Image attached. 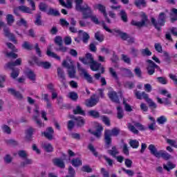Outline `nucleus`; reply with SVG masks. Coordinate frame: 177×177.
I'll return each mask as SVG.
<instances>
[{"instance_id":"nucleus-37","label":"nucleus","mask_w":177,"mask_h":177,"mask_svg":"<svg viewBox=\"0 0 177 177\" xmlns=\"http://www.w3.org/2000/svg\"><path fill=\"white\" fill-rule=\"evenodd\" d=\"M135 5L138 8H140V6L145 8L146 7V1L145 0H136Z\"/></svg>"},{"instance_id":"nucleus-48","label":"nucleus","mask_w":177,"mask_h":177,"mask_svg":"<svg viewBox=\"0 0 177 177\" xmlns=\"http://www.w3.org/2000/svg\"><path fill=\"white\" fill-rule=\"evenodd\" d=\"M156 80L160 84H162V85H166V84H167L168 82V81L167 80V78L162 77H157Z\"/></svg>"},{"instance_id":"nucleus-17","label":"nucleus","mask_w":177,"mask_h":177,"mask_svg":"<svg viewBox=\"0 0 177 177\" xmlns=\"http://www.w3.org/2000/svg\"><path fill=\"white\" fill-rule=\"evenodd\" d=\"M4 31V35L6 37H8V38H10L12 42H15V44H17V41H16V38H15V35L10 32V30H9L8 28L5 27L3 28Z\"/></svg>"},{"instance_id":"nucleus-13","label":"nucleus","mask_w":177,"mask_h":177,"mask_svg":"<svg viewBox=\"0 0 177 177\" xmlns=\"http://www.w3.org/2000/svg\"><path fill=\"white\" fill-rule=\"evenodd\" d=\"M96 8L103 15L105 20H106L107 23H111V21H110V19L109 18V15L107 14V11H106V6L102 5V4H97L96 6Z\"/></svg>"},{"instance_id":"nucleus-12","label":"nucleus","mask_w":177,"mask_h":177,"mask_svg":"<svg viewBox=\"0 0 177 177\" xmlns=\"http://www.w3.org/2000/svg\"><path fill=\"white\" fill-rule=\"evenodd\" d=\"M77 68L79 71H81L85 80H86V81L89 82V84H92L93 82V79L91 77V75H89V73H88L87 71H85V69L81 67V65H80V63H77Z\"/></svg>"},{"instance_id":"nucleus-8","label":"nucleus","mask_w":177,"mask_h":177,"mask_svg":"<svg viewBox=\"0 0 177 177\" xmlns=\"http://www.w3.org/2000/svg\"><path fill=\"white\" fill-rule=\"evenodd\" d=\"M71 65L67 64V62L63 61L62 66L68 68V75L70 78H74L75 77V69L74 68V62L69 59Z\"/></svg>"},{"instance_id":"nucleus-9","label":"nucleus","mask_w":177,"mask_h":177,"mask_svg":"<svg viewBox=\"0 0 177 177\" xmlns=\"http://www.w3.org/2000/svg\"><path fill=\"white\" fill-rule=\"evenodd\" d=\"M28 2L31 6L32 9H30V8L26 6H21L18 8L19 10H21L24 13H32V10H35V3L32 0H28Z\"/></svg>"},{"instance_id":"nucleus-22","label":"nucleus","mask_w":177,"mask_h":177,"mask_svg":"<svg viewBox=\"0 0 177 177\" xmlns=\"http://www.w3.org/2000/svg\"><path fill=\"white\" fill-rule=\"evenodd\" d=\"M148 149L151 151V154H153V156L156 158L158 157L160 154V151H157V149L156 148V146H154V145H150Z\"/></svg>"},{"instance_id":"nucleus-64","label":"nucleus","mask_w":177,"mask_h":177,"mask_svg":"<svg viewBox=\"0 0 177 177\" xmlns=\"http://www.w3.org/2000/svg\"><path fill=\"white\" fill-rule=\"evenodd\" d=\"M140 109L142 111H147V110H149V107H147V105H146V104L142 102L140 105Z\"/></svg>"},{"instance_id":"nucleus-14","label":"nucleus","mask_w":177,"mask_h":177,"mask_svg":"<svg viewBox=\"0 0 177 177\" xmlns=\"http://www.w3.org/2000/svg\"><path fill=\"white\" fill-rule=\"evenodd\" d=\"M108 96L109 99L114 103H120V100H118V96L117 95V93L115 91L109 90Z\"/></svg>"},{"instance_id":"nucleus-41","label":"nucleus","mask_w":177,"mask_h":177,"mask_svg":"<svg viewBox=\"0 0 177 177\" xmlns=\"http://www.w3.org/2000/svg\"><path fill=\"white\" fill-rule=\"evenodd\" d=\"M47 13L48 15H52L53 16H59L60 15V12H59L58 10L53 8H50Z\"/></svg>"},{"instance_id":"nucleus-25","label":"nucleus","mask_w":177,"mask_h":177,"mask_svg":"<svg viewBox=\"0 0 177 177\" xmlns=\"http://www.w3.org/2000/svg\"><path fill=\"white\" fill-rule=\"evenodd\" d=\"M79 35H80V37H82L83 42L84 44H86V42H88V40L90 38L89 35L86 33V32H84L82 30L79 31Z\"/></svg>"},{"instance_id":"nucleus-49","label":"nucleus","mask_w":177,"mask_h":177,"mask_svg":"<svg viewBox=\"0 0 177 177\" xmlns=\"http://www.w3.org/2000/svg\"><path fill=\"white\" fill-rule=\"evenodd\" d=\"M95 38L97 39V41H99L100 42H102L104 38L103 37V35H101L100 32H97L95 35Z\"/></svg>"},{"instance_id":"nucleus-18","label":"nucleus","mask_w":177,"mask_h":177,"mask_svg":"<svg viewBox=\"0 0 177 177\" xmlns=\"http://www.w3.org/2000/svg\"><path fill=\"white\" fill-rule=\"evenodd\" d=\"M21 64V59H17L15 62H10L6 65V68L8 70H13L15 66H20Z\"/></svg>"},{"instance_id":"nucleus-11","label":"nucleus","mask_w":177,"mask_h":177,"mask_svg":"<svg viewBox=\"0 0 177 177\" xmlns=\"http://www.w3.org/2000/svg\"><path fill=\"white\" fill-rule=\"evenodd\" d=\"M148 62V66L147 68V73L149 75H153L156 71V68H160L153 61L149 59L147 61Z\"/></svg>"},{"instance_id":"nucleus-5","label":"nucleus","mask_w":177,"mask_h":177,"mask_svg":"<svg viewBox=\"0 0 177 177\" xmlns=\"http://www.w3.org/2000/svg\"><path fill=\"white\" fill-rule=\"evenodd\" d=\"M103 27L104 29H105L108 32H111V34H113L117 37H120V38H122V39H124V41L129 38V36L127 33L122 32L121 30H120V29H113L111 30L106 25H104Z\"/></svg>"},{"instance_id":"nucleus-59","label":"nucleus","mask_w":177,"mask_h":177,"mask_svg":"<svg viewBox=\"0 0 177 177\" xmlns=\"http://www.w3.org/2000/svg\"><path fill=\"white\" fill-rule=\"evenodd\" d=\"M18 155L21 158H27V152L26 151H19L18 152Z\"/></svg>"},{"instance_id":"nucleus-6","label":"nucleus","mask_w":177,"mask_h":177,"mask_svg":"<svg viewBox=\"0 0 177 177\" xmlns=\"http://www.w3.org/2000/svg\"><path fill=\"white\" fill-rule=\"evenodd\" d=\"M165 19H167V15L164 12H161L159 15V17L158 18V23H156V19L154 18H151V21L155 26L157 30H160V27L162 26H164V23H165Z\"/></svg>"},{"instance_id":"nucleus-26","label":"nucleus","mask_w":177,"mask_h":177,"mask_svg":"<svg viewBox=\"0 0 177 177\" xmlns=\"http://www.w3.org/2000/svg\"><path fill=\"white\" fill-rule=\"evenodd\" d=\"M42 147L45 150V151H47L48 153L53 151V147L50 143L44 142L42 145Z\"/></svg>"},{"instance_id":"nucleus-47","label":"nucleus","mask_w":177,"mask_h":177,"mask_svg":"<svg viewBox=\"0 0 177 177\" xmlns=\"http://www.w3.org/2000/svg\"><path fill=\"white\" fill-rule=\"evenodd\" d=\"M22 48H24V49H26L27 50H31V49H32V46H31V44H30L28 42L25 41L22 44Z\"/></svg>"},{"instance_id":"nucleus-43","label":"nucleus","mask_w":177,"mask_h":177,"mask_svg":"<svg viewBox=\"0 0 177 177\" xmlns=\"http://www.w3.org/2000/svg\"><path fill=\"white\" fill-rule=\"evenodd\" d=\"M78 127H82L85 124V120L82 117H79L75 119Z\"/></svg>"},{"instance_id":"nucleus-54","label":"nucleus","mask_w":177,"mask_h":177,"mask_svg":"<svg viewBox=\"0 0 177 177\" xmlns=\"http://www.w3.org/2000/svg\"><path fill=\"white\" fill-rule=\"evenodd\" d=\"M167 142L171 146H173V147H175L176 149H177V143L176 141L174 140H171V139H167Z\"/></svg>"},{"instance_id":"nucleus-15","label":"nucleus","mask_w":177,"mask_h":177,"mask_svg":"<svg viewBox=\"0 0 177 177\" xmlns=\"http://www.w3.org/2000/svg\"><path fill=\"white\" fill-rule=\"evenodd\" d=\"M134 94L136 99H138L139 100H142V99L146 100V99L149 96V94L146 93V92L142 91V93H140V91H138V90L134 91Z\"/></svg>"},{"instance_id":"nucleus-62","label":"nucleus","mask_w":177,"mask_h":177,"mask_svg":"<svg viewBox=\"0 0 177 177\" xmlns=\"http://www.w3.org/2000/svg\"><path fill=\"white\" fill-rule=\"evenodd\" d=\"M144 88H145V91L146 92H151V89H152L151 84H145L144 85Z\"/></svg>"},{"instance_id":"nucleus-40","label":"nucleus","mask_w":177,"mask_h":177,"mask_svg":"<svg viewBox=\"0 0 177 177\" xmlns=\"http://www.w3.org/2000/svg\"><path fill=\"white\" fill-rule=\"evenodd\" d=\"M74 114H81L85 115V112L81 109V106H77L75 109L73 110Z\"/></svg>"},{"instance_id":"nucleus-1","label":"nucleus","mask_w":177,"mask_h":177,"mask_svg":"<svg viewBox=\"0 0 177 177\" xmlns=\"http://www.w3.org/2000/svg\"><path fill=\"white\" fill-rule=\"evenodd\" d=\"M75 2L76 3V10L82 12L83 19H88L90 17L91 21L95 24H99V19H97V17L95 15H92V10H91V8L88 6V5L85 4L84 6H82L83 2L82 0H75Z\"/></svg>"},{"instance_id":"nucleus-32","label":"nucleus","mask_w":177,"mask_h":177,"mask_svg":"<svg viewBox=\"0 0 177 177\" xmlns=\"http://www.w3.org/2000/svg\"><path fill=\"white\" fill-rule=\"evenodd\" d=\"M170 17L172 23H174V21H176L177 20V9L176 8L171 9V13L170 15Z\"/></svg>"},{"instance_id":"nucleus-36","label":"nucleus","mask_w":177,"mask_h":177,"mask_svg":"<svg viewBox=\"0 0 177 177\" xmlns=\"http://www.w3.org/2000/svg\"><path fill=\"white\" fill-rule=\"evenodd\" d=\"M67 97H68L69 99H71V100H77V99H78V94L75 92H70L68 95H67Z\"/></svg>"},{"instance_id":"nucleus-2","label":"nucleus","mask_w":177,"mask_h":177,"mask_svg":"<svg viewBox=\"0 0 177 177\" xmlns=\"http://www.w3.org/2000/svg\"><path fill=\"white\" fill-rule=\"evenodd\" d=\"M79 60L82 62L83 64H90L91 69L93 71H97V70L100 68L101 64L93 59V56H92L91 53L86 54L84 58L79 57Z\"/></svg>"},{"instance_id":"nucleus-46","label":"nucleus","mask_w":177,"mask_h":177,"mask_svg":"<svg viewBox=\"0 0 177 177\" xmlns=\"http://www.w3.org/2000/svg\"><path fill=\"white\" fill-rule=\"evenodd\" d=\"M141 53L142 56H151V53L150 52V50L149 48H145L141 50Z\"/></svg>"},{"instance_id":"nucleus-39","label":"nucleus","mask_w":177,"mask_h":177,"mask_svg":"<svg viewBox=\"0 0 177 177\" xmlns=\"http://www.w3.org/2000/svg\"><path fill=\"white\" fill-rule=\"evenodd\" d=\"M108 153L113 157H115L119 152L115 147H113L111 149L108 151Z\"/></svg>"},{"instance_id":"nucleus-3","label":"nucleus","mask_w":177,"mask_h":177,"mask_svg":"<svg viewBox=\"0 0 177 177\" xmlns=\"http://www.w3.org/2000/svg\"><path fill=\"white\" fill-rule=\"evenodd\" d=\"M120 134V129L113 128L112 130L105 129L104 131V140L106 147L111 146V136H118Z\"/></svg>"},{"instance_id":"nucleus-31","label":"nucleus","mask_w":177,"mask_h":177,"mask_svg":"<svg viewBox=\"0 0 177 177\" xmlns=\"http://www.w3.org/2000/svg\"><path fill=\"white\" fill-rule=\"evenodd\" d=\"M26 75L30 80V81H35V73L32 72L31 70H28V71L26 72Z\"/></svg>"},{"instance_id":"nucleus-24","label":"nucleus","mask_w":177,"mask_h":177,"mask_svg":"<svg viewBox=\"0 0 177 177\" xmlns=\"http://www.w3.org/2000/svg\"><path fill=\"white\" fill-rule=\"evenodd\" d=\"M161 157L162 158H164V160H169V158H171V155L165 151H159V155L156 158H161Z\"/></svg>"},{"instance_id":"nucleus-7","label":"nucleus","mask_w":177,"mask_h":177,"mask_svg":"<svg viewBox=\"0 0 177 177\" xmlns=\"http://www.w3.org/2000/svg\"><path fill=\"white\" fill-rule=\"evenodd\" d=\"M142 20L140 21L132 20L131 24L132 26H136V27H145L146 24L149 23V19H147V16L145 12H141Z\"/></svg>"},{"instance_id":"nucleus-50","label":"nucleus","mask_w":177,"mask_h":177,"mask_svg":"<svg viewBox=\"0 0 177 177\" xmlns=\"http://www.w3.org/2000/svg\"><path fill=\"white\" fill-rule=\"evenodd\" d=\"M39 9L41 12H46V10L48 9V6L44 3H40L39 5Z\"/></svg>"},{"instance_id":"nucleus-55","label":"nucleus","mask_w":177,"mask_h":177,"mask_svg":"<svg viewBox=\"0 0 177 177\" xmlns=\"http://www.w3.org/2000/svg\"><path fill=\"white\" fill-rule=\"evenodd\" d=\"M8 91L10 92V93H12V95H16L17 97H18V99H21V95L16 92V91H15L14 89L10 88Z\"/></svg>"},{"instance_id":"nucleus-45","label":"nucleus","mask_w":177,"mask_h":177,"mask_svg":"<svg viewBox=\"0 0 177 177\" xmlns=\"http://www.w3.org/2000/svg\"><path fill=\"white\" fill-rule=\"evenodd\" d=\"M157 122L159 124H165L167 122V117L162 115L157 118Z\"/></svg>"},{"instance_id":"nucleus-20","label":"nucleus","mask_w":177,"mask_h":177,"mask_svg":"<svg viewBox=\"0 0 177 177\" xmlns=\"http://www.w3.org/2000/svg\"><path fill=\"white\" fill-rule=\"evenodd\" d=\"M47 56H49V57H53L54 59H56L57 60H60V57L57 55V54L52 52V47L49 46L47 48L46 51Z\"/></svg>"},{"instance_id":"nucleus-57","label":"nucleus","mask_w":177,"mask_h":177,"mask_svg":"<svg viewBox=\"0 0 177 177\" xmlns=\"http://www.w3.org/2000/svg\"><path fill=\"white\" fill-rule=\"evenodd\" d=\"M154 46L157 52H158L159 53H161V52H162V47L161 46V44H160L159 43H156Z\"/></svg>"},{"instance_id":"nucleus-58","label":"nucleus","mask_w":177,"mask_h":177,"mask_svg":"<svg viewBox=\"0 0 177 177\" xmlns=\"http://www.w3.org/2000/svg\"><path fill=\"white\" fill-rule=\"evenodd\" d=\"M122 60H123L124 63H127V64H131V59H129V57L125 55H122Z\"/></svg>"},{"instance_id":"nucleus-53","label":"nucleus","mask_w":177,"mask_h":177,"mask_svg":"<svg viewBox=\"0 0 177 177\" xmlns=\"http://www.w3.org/2000/svg\"><path fill=\"white\" fill-rule=\"evenodd\" d=\"M1 129L5 133H10L11 132L10 127L8 125H3Z\"/></svg>"},{"instance_id":"nucleus-21","label":"nucleus","mask_w":177,"mask_h":177,"mask_svg":"<svg viewBox=\"0 0 177 177\" xmlns=\"http://www.w3.org/2000/svg\"><path fill=\"white\" fill-rule=\"evenodd\" d=\"M53 162L56 167H58L59 168H64L66 167L64 162L60 158L53 159Z\"/></svg>"},{"instance_id":"nucleus-29","label":"nucleus","mask_w":177,"mask_h":177,"mask_svg":"<svg viewBox=\"0 0 177 177\" xmlns=\"http://www.w3.org/2000/svg\"><path fill=\"white\" fill-rule=\"evenodd\" d=\"M6 20L8 26H12L15 23V17L10 14H8L6 17Z\"/></svg>"},{"instance_id":"nucleus-28","label":"nucleus","mask_w":177,"mask_h":177,"mask_svg":"<svg viewBox=\"0 0 177 177\" xmlns=\"http://www.w3.org/2000/svg\"><path fill=\"white\" fill-rule=\"evenodd\" d=\"M47 131L48 132L42 133L43 135H44V136L47 138V139H52V138L53 137V129H52L51 127H48L47 129Z\"/></svg>"},{"instance_id":"nucleus-52","label":"nucleus","mask_w":177,"mask_h":177,"mask_svg":"<svg viewBox=\"0 0 177 177\" xmlns=\"http://www.w3.org/2000/svg\"><path fill=\"white\" fill-rule=\"evenodd\" d=\"M68 175L69 176H68V177L75 176V170H74V169L72 167H69L68 168Z\"/></svg>"},{"instance_id":"nucleus-16","label":"nucleus","mask_w":177,"mask_h":177,"mask_svg":"<svg viewBox=\"0 0 177 177\" xmlns=\"http://www.w3.org/2000/svg\"><path fill=\"white\" fill-rule=\"evenodd\" d=\"M33 62L34 63H36L37 64H38V66H39L40 67H43V68H50V63L48 62H38V59H37V57H34L33 58Z\"/></svg>"},{"instance_id":"nucleus-44","label":"nucleus","mask_w":177,"mask_h":177,"mask_svg":"<svg viewBox=\"0 0 177 177\" xmlns=\"http://www.w3.org/2000/svg\"><path fill=\"white\" fill-rule=\"evenodd\" d=\"M117 111H118V118L119 120H121V118L124 117V112L122 111V109H121L120 106H118Z\"/></svg>"},{"instance_id":"nucleus-38","label":"nucleus","mask_w":177,"mask_h":177,"mask_svg":"<svg viewBox=\"0 0 177 177\" xmlns=\"http://www.w3.org/2000/svg\"><path fill=\"white\" fill-rule=\"evenodd\" d=\"M129 145L133 149H138V147H139V141L136 140H131Z\"/></svg>"},{"instance_id":"nucleus-60","label":"nucleus","mask_w":177,"mask_h":177,"mask_svg":"<svg viewBox=\"0 0 177 177\" xmlns=\"http://www.w3.org/2000/svg\"><path fill=\"white\" fill-rule=\"evenodd\" d=\"M161 95H163L164 96H167V97H169V99H171V93H169V92H168V91L167 90H162L160 91Z\"/></svg>"},{"instance_id":"nucleus-33","label":"nucleus","mask_w":177,"mask_h":177,"mask_svg":"<svg viewBox=\"0 0 177 177\" xmlns=\"http://www.w3.org/2000/svg\"><path fill=\"white\" fill-rule=\"evenodd\" d=\"M88 115L93 117V118H99L100 117V113L98 111L95 110H91L88 112Z\"/></svg>"},{"instance_id":"nucleus-19","label":"nucleus","mask_w":177,"mask_h":177,"mask_svg":"<svg viewBox=\"0 0 177 177\" xmlns=\"http://www.w3.org/2000/svg\"><path fill=\"white\" fill-rule=\"evenodd\" d=\"M103 131V127L99 123H96V131L93 132V135L96 138H100L102 136V131Z\"/></svg>"},{"instance_id":"nucleus-23","label":"nucleus","mask_w":177,"mask_h":177,"mask_svg":"<svg viewBox=\"0 0 177 177\" xmlns=\"http://www.w3.org/2000/svg\"><path fill=\"white\" fill-rule=\"evenodd\" d=\"M145 102H147V104L149 105L150 109H152V110H154V109H157V104H156V102H153V100L149 97V95L148 97H147V98H145Z\"/></svg>"},{"instance_id":"nucleus-30","label":"nucleus","mask_w":177,"mask_h":177,"mask_svg":"<svg viewBox=\"0 0 177 177\" xmlns=\"http://www.w3.org/2000/svg\"><path fill=\"white\" fill-rule=\"evenodd\" d=\"M71 163L73 167H81L82 165V160L80 158H73L72 159Z\"/></svg>"},{"instance_id":"nucleus-34","label":"nucleus","mask_w":177,"mask_h":177,"mask_svg":"<svg viewBox=\"0 0 177 177\" xmlns=\"http://www.w3.org/2000/svg\"><path fill=\"white\" fill-rule=\"evenodd\" d=\"M119 16H120L124 23H127V21H128V15H127V12H125V10H122L119 13Z\"/></svg>"},{"instance_id":"nucleus-10","label":"nucleus","mask_w":177,"mask_h":177,"mask_svg":"<svg viewBox=\"0 0 177 177\" xmlns=\"http://www.w3.org/2000/svg\"><path fill=\"white\" fill-rule=\"evenodd\" d=\"M99 102V97L96 95H94L91 97L90 99H88L85 102V104L87 107H93V106H96L97 102Z\"/></svg>"},{"instance_id":"nucleus-61","label":"nucleus","mask_w":177,"mask_h":177,"mask_svg":"<svg viewBox=\"0 0 177 177\" xmlns=\"http://www.w3.org/2000/svg\"><path fill=\"white\" fill-rule=\"evenodd\" d=\"M102 120L105 124H106L108 127H110V120L109 119V118L106 116H102Z\"/></svg>"},{"instance_id":"nucleus-42","label":"nucleus","mask_w":177,"mask_h":177,"mask_svg":"<svg viewBox=\"0 0 177 177\" xmlns=\"http://www.w3.org/2000/svg\"><path fill=\"white\" fill-rule=\"evenodd\" d=\"M17 26H24V27H27V21L24 18H21L17 21Z\"/></svg>"},{"instance_id":"nucleus-27","label":"nucleus","mask_w":177,"mask_h":177,"mask_svg":"<svg viewBox=\"0 0 177 177\" xmlns=\"http://www.w3.org/2000/svg\"><path fill=\"white\" fill-rule=\"evenodd\" d=\"M35 113L37 115V116L34 117V119L35 120V121L37 122V127H39V128H42V127H44V123H42L41 120L39 119V113L38 112V109L35 110Z\"/></svg>"},{"instance_id":"nucleus-56","label":"nucleus","mask_w":177,"mask_h":177,"mask_svg":"<svg viewBox=\"0 0 177 177\" xmlns=\"http://www.w3.org/2000/svg\"><path fill=\"white\" fill-rule=\"evenodd\" d=\"M82 171L83 172H88V173L92 172V168H91V167L88 165H85L82 167Z\"/></svg>"},{"instance_id":"nucleus-51","label":"nucleus","mask_w":177,"mask_h":177,"mask_svg":"<svg viewBox=\"0 0 177 177\" xmlns=\"http://www.w3.org/2000/svg\"><path fill=\"white\" fill-rule=\"evenodd\" d=\"M57 74H58V77L61 79V80H64V73L63 72V69L58 68H57Z\"/></svg>"},{"instance_id":"nucleus-4","label":"nucleus","mask_w":177,"mask_h":177,"mask_svg":"<svg viewBox=\"0 0 177 177\" xmlns=\"http://www.w3.org/2000/svg\"><path fill=\"white\" fill-rule=\"evenodd\" d=\"M133 124L132 123L127 124V128L129 131H130V132H132V133L138 135V133H139V131H144L145 127H143L142 124L139 122H133Z\"/></svg>"},{"instance_id":"nucleus-35","label":"nucleus","mask_w":177,"mask_h":177,"mask_svg":"<svg viewBox=\"0 0 177 177\" xmlns=\"http://www.w3.org/2000/svg\"><path fill=\"white\" fill-rule=\"evenodd\" d=\"M176 167V165H174L171 162H168L167 165H163V168L166 169V171H171V169H174Z\"/></svg>"},{"instance_id":"nucleus-63","label":"nucleus","mask_w":177,"mask_h":177,"mask_svg":"<svg viewBox=\"0 0 177 177\" xmlns=\"http://www.w3.org/2000/svg\"><path fill=\"white\" fill-rule=\"evenodd\" d=\"M55 44H57V45H59V46H62V44H63V40L62 39V37H55Z\"/></svg>"}]
</instances>
